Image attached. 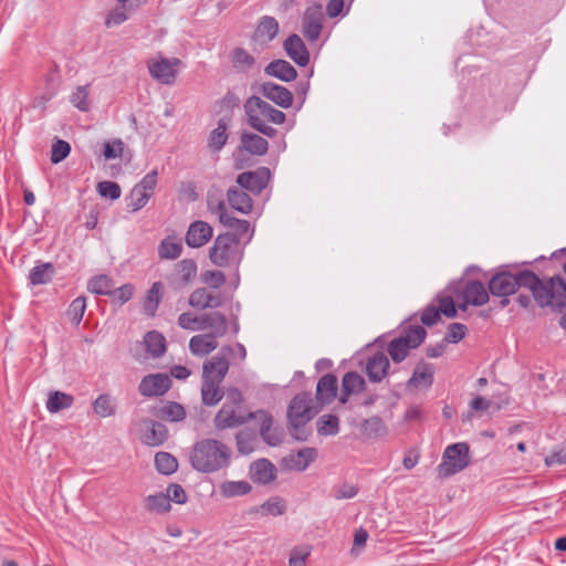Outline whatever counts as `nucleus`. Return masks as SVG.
Instances as JSON below:
<instances>
[{
	"label": "nucleus",
	"mask_w": 566,
	"mask_h": 566,
	"mask_svg": "<svg viewBox=\"0 0 566 566\" xmlns=\"http://www.w3.org/2000/svg\"><path fill=\"white\" fill-rule=\"evenodd\" d=\"M522 287L531 291L534 301L539 307L562 308L566 304V283L555 275L548 280H541L534 272L522 270Z\"/></svg>",
	"instance_id": "1"
},
{
	"label": "nucleus",
	"mask_w": 566,
	"mask_h": 566,
	"mask_svg": "<svg viewBox=\"0 0 566 566\" xmlns=\"http://www.w3.org/2000/svg\"><path fill=\"white\" fill-rule=\"evenodd\" d=\"M231 455L230 447L217 439L206 438L193 444L189 460L196 471L213 473L227 468Z\"/></svg>",
	"instance_id": "2"
},
{
	"label": "nucleus",
	"mask_w": 566,
	"mask_h": 566,
	"mask_svg": "<svg viewBox=\"0 0 566 566\" xmlns=\"http://www.w3.org/2000/svg\"><path fill=\"white\" fill-rule=\"evenodd\" d=\"M243 108L248 124L266 137H274L277 134V130L268 125V123L281 125L286 119V116L282 111L274 108L255 95L250 96L245 101Z\"/></svg>",
	"instance_id": "3"
},
{
	"label": "nucleus",
	"mask_w": 566,
	"mask_h": 566,
	"mask_svg": "<svg viewBox=\"0 0 566 566\" xmlns=\"http://www.w3.org/2000/svg\"><path fill=\"white\" fill-rule=\"evenodd\" d=\"M254 412H248L243 407V397L237 388H230L226 392V401L213 418V426L218 430L231 429L254 419Z\"/></svg>",
	"instance_id": "4"
},
{
	"label": "nucleus",
	"mask_w": 566,
	"mask_h": 566,
	"mask_svg": "<svg viewBox=\"0 0 566 566\" xmlns=\"http://www.w3.org/2000/svg\"><path fill=\"white\" fill-rule=\"evenodd\" d=\"M241 254L238 238L230 234V232L219 234L209 250L210 261L219 268L238 263L241 259Z\"/></svg>",
	"instance_id": "5"
},
{
	"label": "nucleus",
	"mask_w": 566,
	"mask_h": 566,
	"mask_svg": "<svg viewBox=\"0 0 566 566\" xmlns=\"http://www.w3.org/2000/svg\"><path fill=\"white\" fill-rule=\"evenodd\" d=\"M426 336L427 332L422 326H410L405 333L389 342L387 352L394 363L399 364L408 357L410 349L422 344Z\"/></svg>",
	"instance_id": "6"
},
{
	"label": "nucleus",
	"mask_w": 566,
	"mask_h": 566,
	"mask_svg": "<svg viewBox=\"0 0 566 566\" xmlns=\"http://www.w3.org/2000/svg\"><path fill=\"white\" fill-rule=\"evenodd\" d=\"M470 464L469 444L459 442L446 448L442 462L437 468L440 479L461 472Z\"/></svg>",
	"instance_id": "7"
},
{
	"label": "nucleus",
	"mask_w": 566,
	"mask_h": 566,
	"mask_svg": "<svg viewBox=\"0 0 566 566\" xmlns=\"http://www.w3.org/2000/svg\"><path fill=\"white\" fill-rule=\"evenodd\" d=\"M232 354L233 349L231 346L221 347L218 355L203 364L202 379L221 384L229 370L228 357Z\"/></svg>",
	"instance_id": "8"
},
{
	"label": "nucleus",
	"mask_w": 566,
	"mask_h": 566,
	"mask_svg": "<svg viewBox=\"0 0 566 566\" xmlns=\"http://www.w3.org/2000/svg\"><path fill=\"white\" fill-rule=\"evenodd\" d=\"M181 64V61L177 57H159L153 59L147 62L148 71L153 78L158 81L164 85H171L175 83L178 66Z\"/></svg>",
	"instance_id": "9"
},
{
	"label": "nucleus",
	"mask_w": 566,
	"mask_h": 566,
	"mask_svg": "<svg viewBox=\"0 0 566 566\" xmlns=\"http://www.w3.org/2000/svg\"><path fill=\"white\" fill-rule=\"evenodd\" d=\"M325 15L323 7L313 3L306 8L302 17V33L311 42L316 41L321 36L324 27Z\"/></svg>",
	"instance_id": "10"
},
{
	"label": "nucleus",
	"mask_w": 566,
	"mask_h": 566,
	"mask_svg": "<svg viewBox=\"0 0 566 566\" xmlns=\"http://www.w3.org/2000/svg\"><path fill=\"white\" fill-rule=\"evenodd\" d=\"M522 271L513 274L510 272H500L492 276L489 282L490 293L494 296H509L514 294L518 287H522Z\"/></svg>",
	"instance_id": "11"
},
{
	"label": "nucleus",
	"mask_w": 566,
	"mask_h": 566,
	"mask_svg": "<svg viewBox=\"0 0 566 566\" xmlns=\"http://www.w3.org/2000/svg\"><path fill=\"white\" fill-rule=\"evenodd\" d=\"M316 412L317 410L313 406L311 394L302 392L291 400L287 409V419L289 421L308 422Z\"/></svg>",
	"instance_id": "12"
},
{
	"label": "nucleus",
	"mask_w": 566,
	"mask_h": 566,
	"mask_svg": "<svg viewBox=\"0 0 566 566\" xmlns=\"http://www.w3.org/2000/svg\"><path fill=\"white\" fill-rule=\"evenodd\" d=\"M271 171L266 167H259L254 171H245L237 177V184L254 195H259L268 186Z\"/></svg>",
	"instance_id": "13"
},
{
	"label": "nucleus",
	"mask_w": 566,
	"mask_h": 566,
	"mask_svg": "<svg viewBox=\"0 0 566 566\" xmlns=\"http://www.w3.org/2000/svg\"><path fill=\"white\" fill-rule=\"evenodd\" d=\"M171 387V379L166 374H150L145 376L138 390L144 397L161 396L166 394Z\"/></svg>",
	"instance_id": "14"
},
{
	"label": "nucleus",
	"mask_w": 566,
	"mask_h": 566,
	"mask_svg": "<svg viewBox=\"0 0 566 566\" xmlns=\"http://www.w3.org/2000/svg\"><path fill=\"white\" fill-rule=\"evenodd\" d=\"M188 303L191 307L203 311L220 307L223 304V297L220 293H214L207 287H199L189 295Z\"/></svg>",
	"instance_id": "15"
},
{
	"label": "nucleus",
	"mask_w": 566,
	"mask_h": 566,
	"mask_svg": "<svg viewBox=\"0 0 566 566\" xmlns=\"http://www.w3.org/2000/svg\"><path fill=\"white\" fill-rule=\"evenodd\" d=\"M199 331H209L208 335H213V337H222L228 332V321L227 317L220 312H210L199 316V325L197 326Z\"/></svg>",
	"instance_id": "16"
},
{
	"label": "nucleus",
	"mask_w": 566,
	"mask_h": 566,
	"mask_svg": "<svg viewBox=\"0 0 566 566\" xmlns=\"http://www.w3.org/2000/svg\"><path fill=\"white\" fill-rule=\"evenodd\" d=\"M255 420L260 423V434L262 439L272 447L279 446L283 440V433L276 428H272L273 418L265 410H258L253 413Z\"/></svg>",
	"instance_id": "17"
},
{
	"label": "nucleus",
	"mask_w": 566,
	"mask_h": 566,
	"mask_svg": "<svg viewBox=\"0 0 566 566\" xmlns=\"http://www.w3.org/2000/svg\"><path fill=\"white\" fill-rule=\"evenodd\" d=\"M259 92L282 108H289L293 104V94L286 87L273 82L262 83Z\"/></svg>",
	"instance_id": "18"
},
{
	"label": "nucleus",
	"mask_w": 566,
	"mask_h": 566,
	"mask_svg": "<svg viewBox=\"0 0 566 566\" xmlns=\"http://www.w3.org/2000/svg\"><path fill=\"white\" fill-rule=\"evenodd\" d=\"M142 423L144 427L142 439L147 446L158 447L168 439V429L164 423L151 419H144Z\"/></svg>",
	"instance_id": "19"
},
{
	"label": "nucleus",
	"mask_w": 566,
	"mask_h": 566,
	"mask_svg": "<svg viewBox=\"0 0 566 566\" xmlns=\"http://www.w3.org/2000/svg\"><path fill=\"white\" fill-rule=\"evenodd\" d=\"M283 48L290 59H292L297 65L306 66L308 64L310 52L300 35H290L284 41Z\"/></svg>",
	"instance_id": "20"
},
{
	"label": "nucleus",
	"mask_w": 566,
	"mask_h": 566,
	"mask_svg": "<svg viewBox=\"0 0 566 566\" xmlns=\"http://www.w3.org/2000/svg\"><path fill=\"white\" fill-rule=\"evenodd\" d=\"M212 227L205 221H195L189 226L186 243L190 248L203 247L212 238Z\"/></svg>",
	"instance_id": "21"
},
{
	"label": "nucleus",
	"mask_w": 566,
	"mask_h": 566,
	"mask_svg": "<svg viewBox=\"0 0 566 566\" xmlns=\"http://www.w3.org/2000/svg\"><path fill=\"white\" fill-rule=\"evenodd\" d=\"M389 367L388 357L379 352L367 359L366 374L370 381L380 382L386 377Z\"/></svg>",
	"instance_id": "22"
},
{
	"label": "nucleus",
	"mask_w": 566,
	"mask_h": 566,
	"mask_svg": "<svg viewBox=\"0 0 566 566\" xmlns=\"http://www.w3.org/2000/svg\"><path fill=\"white\" fill-rule=\"evenodd\" d=\"M433 373L434 368L431 364H428L423 360L419 361L415 370L412 373V376L407 382V386L409 388H430L433 382Z\"/></svg>",
	"instance_id": "23"
},
{
	"label": "nucleus",
	"mask_w": 566,
	"mask_h": 566,
	"mask_svg": "<svg viewBox=\"0 0 566 566\" xmlns=\"http://www.w3.org/2000/svg\"><path fill=\"white\" fill-rule=\"evenodd\" d=\"M279 33V22L273 17H263L253 33V41L260 44H268Z\"/></svg>",
	"instance_id": "24"
},
{
	"label": "nucleus",
	"mask_w": 566,
	"mask_h": 566,
	"mask_svg": "<svg viewBox=\"0 0 566 566\" xmlns=\"http://www.w3.org/2000/svg\"><path fill=\"white\" fill-rule=\"evenodd\" d=\"M317 452L314 448H303L296 453L284 459L285 465L295 471H304L316 459Z\"/></svg>",
	"instance_id": "25"
},
{
	"label": "nucleus",
	"mask_w": 566,
	"mask_h": 566,
	"mask_svg": "<svg viewBox=\"0 0 566 566\" xmlns=\"http://www.w3.org/2000/svg\"><path fill=\"white\" fill-rule=\"evenodd\" d=\"M365 379L357 373H346L342 380V395L339 401L346 403L348 396L356 395L365 390Z\"/></svg>",
	"instance_id": "26"
},
{
	"label": "nucleus",
	"mask_w": 566,
	"mask_h": 566,
	"mask_svg": "<svg viewBox=\"0 0 566 566\" xmlns=\"http://www.w3.org/2000/svg\"><path fill=\"white\" fill-rule=\"evenodd\" d=\"M218 347L217 337L208 334L195 335L189 340V349L192 355L203 357Z\"/></svg>",
	"instance_id": "27"
},
{
	"label": "nucleus",
	"mask_w": 566,
	"mask_h": 566,
	"mask_svg": "<svg viewBox=\"0 0 566 566\" xmlns=\"http://www.w3.org/2000/svg\"><path fill=\"white\" fill-rule=\"evenodd\" d=\"M337 378L332 374L324 375L316 386V399L321 405L329 403L336 397Z\"/></svg>",
	"instance_id": "28"
},
{
	"label": "nucleus",
	"mask_w": 566,
	"mask_h": 566,
	"mask_svg": "<svg viewBox=\"0 0 566 566\" xmlns=\"http://www.w3.org/2000/svg\"><path fill=\"white\" fill-rule=\"evenodd\" d=\"M227 199L231 208L241 213L247 214L252 210V199L241 187L229 188Z\"/></svg>",
	"instance_id": "29"
},
{
	"label": "nucleus",
	"mask_w": 566,
	"mask_h": 566,
	"mask_svg": "<svg viewBox=\"0 0 566 566\" xmlns=\"http://www.w3.org/2000/svg\"><path fill=\"white\" fill-rule=\"evenodd\" d=\"M264 71L268 75L274 76L283 82H291L297 76L295 67L285 60H275L271 62Z\"/></svg>",
	"instance_id": "30"
},
{
	"label": "nucleus",
	"mask_w": 566,
	"mask_h": 566,
	"mask_svg": "<svg viewBox=\"0 0 566 566\" xmlns=\"http://www.w3.org/2000/svg\"><path fill=\"white\" fill-rule=\"evenodd\" d=\"M462 297L471 305L481 306L488 303L489 293L480 281H471L465 285Z\"/></svg>",
	"instance_id": "31"
},
{
	"label": "nucleus",
	"mask_w": 566,
	"mask_h": 566,
	"mask_svg": "<svg viewBox=\"0 0 566 566\" xmlns=\"http://www.w3.org/2000/svg\"><path fill=\"white\" fill-rule=\"evenodd\" d=\"M251 478L254 482L268 484L275 479V467L266 459H260L251 465Z\"/></svg>",
	"instance_id": "32"
},
{
	"label": "nucleus",
	"mask_w": 566,
	"mask_h": 566,
	"mask_svg": "<svg viewBox=\"0 0 566 566\" xmlns=\"http://www.w3.org/2000/svg\"><path fill=\"white\" fill-rule=\"evenodd\" d=\"M241 148L251 155L262 156L266 154L269 143L260 135L253 133H242Z\"/></svg>",
	"instance_id": "33"
},
{
	"label": "nucleus",
	"mask_w": 566,
	"mask_h": 566,
	"mask_svg": "<svg viewBox=\"0 0 566 566\" xmlns=\"http://www.w3.org/2000/svg\"><path fill=\"white\" fill-rule=\"evenodd\" d=\"M154 415L160 419L177 422L186 418V410L182 405L175 401H167L155 408Z\"/></svg>",
	"instance_id": "34"
},
{
	"label": "nucleus",
	"mask_w": 566,
	"mask_h": 566,
	"mask_svg": "<svg viewBox=\"0 0 566 566\" xmlns=\"http://www.w3.org/2000/svg\"><path fill=\"white\" fill-rule=\"evenodd\" d=\"M91 95V84L78 85L76 86L72 93L70 94V103L80 112L87 113L91 111L92 101L90 99Z\"/></svg>",
	"instance_id": "35"
},
{
	"label": "nucleus",
	"mask_w": 566,
	"mask_h": 566,
	"mask_svg": "<svg viewBox=\"0 0 566 566\" xmlns=\"http://www.w3.org/2000/svg\"><path fill=\"white\" fill-rule=\"evenodd\" d=\"M74 403V397L63 391H50L46 400V409L51 413L69 409Z\"/></svg>",
	"instance_id": "36"
},
{
	"label": "nucleus",
	"mask_w": 566,
	"mask_h": 566,
	"mask_svg": "<svg viewBox=\"0 0 566 566\" xmlns=\"http://www.w3.org/2000/svg\"><path fill=\"white\" fill-rule=\"evenodd\" d=\"M226 395L220 388V382L202 379L201 398L206 406H216Z\"/></svg>",
	"instance_id": "37"
},
{
	"label": "nucleus",
	"mask_w": 566,
	"mask_h": 566,
	"mask_svg": "<svg viewBox=\"0 0 566 566\" xmlns=\"http://www.w3.org/2000/svg\"><path fill=\"white\" fill-rule=\"evenodd\" d=\"M230 123V117H222L218 120V126L209 136V147L213 150H220L228 140L227 129Z\"/></svg>",
	"instance_id": "38"
},
{
	"label": "nucleus",
	"mask_w": 566,
	"mask_h": 566,
	"mask_svg": "<svg viewBox=\"0 0 566 566\" xmlns=\"http://www.w3.org/2000/svg\"><path fill=\"white\" fill-rule=\"evenodd\" d=\"M144 343L146 350L154 357H160L166 352V339L157 331L148 332L145 335Z\"/></svg>",
	"instance_id": "39"
},
{
	"label": "nucleus",
	"mask_w": 566,
	"mask_h": 566,
	"mask_svg": "<svg viewBox=\"0 0 566 566\" xmlns=\"http://www.w3.org/2000/svg\"><path fill=\"white\" fill-rule=\"evenodd\" d=\"M252 486L247 481H224L219 485V492L223 497H235L248 494Z\"/></svg>",
	"instance_id": "40"
},
{
	"label": "nucleus",
	"mask_w": 566,
	"mask_h": 566,
	"mask_svg": "<svg viewBox=\"0 0 566 566\" xmlns=\"http://www.w3.org/2000/svg\"><path fill=\"white\" fill-rule=\"evenodd\" d=\"M360 432L367 439L381 437L386 432V427L379 417L366 419L360 424Z\"/></svg>",
	"instance_id": "41"
},
{
	"label": "nucleus",
	"mask_w": 566,
	"mask_h": 566,
	"mask_svg": "<svg viewBox=\"0 0 566 566\" xmlns=\"http://www.w3.org/2000/svg\"><path fill=\"white\" fill-rule=\"evenodd\" d=\"M182 252L181 242L171 238L164 239L158 247V255L163 260H175Z\"/></svg>",
	"instance_id": "42"
},
{
	"label": "nucleus",
	"mask_w": 566,
	"mask_h": 566,
	"mask_svg": "<svg viewBox=\"0 0 566 566\" xmlns=\"http://www.w3.org/2000/svg\"><path fill=\"white\" fill-rule=\"evenodd\" d=\"M163 289L164 286L160 282H155L147 292L144 302V311L147 315L154 316L155 312L157 311V307L161 300Z\"/></svg>",
	"instance_id": "43"
},
{
	"label": "nucleus",
	"mask_w": 566,
	"mask_h": 566,
	"mask_svg": "<svg viewBox=\"0 0 566 566\" xmlns=\"http://www.w3.org/2000/svg\"><path fill=\"white\" fill-rule=\"evenodd\" d=\"M113 287V280L104 274L93 276L87 283V290L97 295L109 296Z\"/></svg>",
	"instance_id": "44"
},
{
	"label": "nucleus",
	"mask_w": 566,
	"mask_h": 566,
	"mask_svg": "<svg viewBox=\"0 0 566 566\" xmlns=\"http://www.w3.org/2000/svg\"><path fill=\"white\" fill-rule=\"evenodd\" d=\"M155 465L159 473L170 475L178 469L177 459L168 452H158L155 455Z\"/></svg>",
	"instance_id": "45"
},
{
	"label": "nucleus",
	"mask_w": 566,
	"mask_h": 566,
	"mask_svg": "<svg viewBox=\"0 0 566 566\" xmlns=\"http://www.w3.org/2000/svg\"><path fill=\"white\" fill-rule=\"evenodd\" d=\"M316 428L321 436H335L339 431V419L335 415H324L317 419Z\"/></svg>",
	"instance_id": "46"
},
{
	"label": "nucleus",
	"mask_w": 566,
	"mask_h": 566,
	"mask_svg": "<svg viewBox=\"0 0 566 566\" xmlns=\"http://www.w3.org/2000/svg\"><path fill=\"white\" fill-rule=\"evenodd\" d=\"M145 509L149 512L167 513L170 511L171 505L166 494L157 493L145 499Z\"/></svg>",
	"instance_id": "47"
},
{
	"label": "nucleus",
	"mask_w": 566,
	"mask_h": 566,
	"mask_svg": "<svg viewBox=\"0 0 566 566\" xmlns=\"http://www.w3.org/2000/svg\"><path fill=\"white\" fill-rule=\"evenodd\" d=\"M53 273V265L51 263H43L31 270L29 279L33 285L45 284L52 279Z\"/></svg>",
	"instance_id": "48"
},
{
	"label": "nucleus",
	"mask_w": 566,
	"mask_h": 566,
	"mask_svg": "<svg viewBox=\"0 0 566 566\" xmlns=\"http://www.w3.org/2000/svg\"><path fill=\"white\" fill-rule=\"evenodd\" d=\"M93 409L94 412L102 418L111 417L116 411V407L111 396L107 394L99 395L95 399V401L93 402Z\"/></svg>",
	"instance_id": "49"
},
{
	"label": "nucleus",
	"mask_w": 566,
	"mask_h": 566,
	"mask_svg": "<svg viewBox=\"0 0 566 566\" xmlns=\"http://www.w3.org/2000/svg\"><path fill=\"white\" fill-rule=\"evenodd\" d=\"M177 275L184 284L192 282L197 275V264L193 260L185 259L176 265Z\"/></svg>",
	"instance_id": "50"
},
{
	"label": "nucleus",
	"mask_w": 566,
	"mask_h": 566,
	"mask_svg": "<svg viewBox=\"0 0 566 566\" xmlns=\"http://www.w3.org/2000/svg\"><path fill=\"white\" fill-rule=\"evenodd\" d=\"M151 198V195L147 191H143L138 186H135L129 193L127 207L136 212L144 208L148 200Z\"/></svg>",
	"instance_id": "51"
},
{
	"label": "nucleus",
	"mask_w": 566,
	"mask_h": 566,
	"mask_svg": "<svg viewBox=\"0 0 566 566\" xmlns=\"http://www.w3.org/2000/svg\"><path fill=\"white\" fill-rule=\"evenodd\" d=\"M85 310L86 298L84 296H78L72 301L71 305L66 311V315L75 325H78L83 319Z\"/></svg>",
	"instance_id": "52"
},
{
	"label": "nucleus",
	"mask_w": 566,
	"mask_h": 566,
	"mask_svg": "<svg viewBox=\"0 0 566 566\" xmlns=\"http://www.w3.org/2000/svg\"><path fill=\"white\" fill-rule=\"evenodd\" d=\"M233 66L240 70H249L254 63L255 59L244 49L237 48L232 52Z\"/></svg>",
	"instance_id": "53"
},
{
	"label": "nucleus",
	"mask_w": 566,
	"mask_h": 566,
	"mask_svg": "<svg viewBox=\"0 0 566 566\" xmlns=\"http://www.w3.org/2000/svg\"><path fill=\"white\" fill-rule=\"evenodd\" d=\"M125 143L119 138H114L104 143L103 157L105 160L116 159L123 156Z\"/></svg>",
	"instance_id": "54"
},
{
	"label": "nucleus",
	"mask_w": 566,
	"mask_h": 566,
	"mask_svg": "<svg viewBox=\"0 0 566 566\" xmlns=\"http://www.w3.org/2000/svg\"><path fill=\"white\" fill-rule=\"evenodd\" d=\"M237 448L240 454H250L254 449V434L250 431L242 430L237 433Z\"/></svg>",
	"instance_id": "55"
},
{
	"label": "nucleus",
	"mask_w": 566,
	"mask_h": 566,
	"mask_svg": "<svg viewBox=\"0 0 566 566\" xmlns=\"http://www.w3.org/2000/svg\"><path fill=\"white\" fill-rule=\"evenodd\" d=\"M71 153V146L67 142L57 139L51 148V161L59 164L64 160Z\"/></svg>",
	"instance_id": "56"
},
{
	"label": "nucleus",
	"mask_w": 566,
	"mask_h": 566,
	"mask_svg": "<svg viewBox=\"0 0 566 566\" xmlns=\"http://www.w3.org/2000/svg\"><path fill=\"white\" fill-rule=\"evenodd\" d=\"M223 226L233 230V233L231 234L238 238V243H240L241 238L250 230L249 221L237 219L231 216L228 218V221L223 223Z\"/></svg>",
	"instance_id": "57"
},
{
	"label": "nucleus",
	"mask_w": 566,
	"mask_h": 566,
	"mask_svg": "<svg viewBox=\"0 0 566 566\" xmlns=\"http://www.w3.org/2000/svg\"><path fill=\"white\" fill-rule=\"evenodd\" d=\"M96 190L102 197L112 200L118 199L122 193L119 185L114 181H101L97 184Z\"/></svg>",
	"instance_id": "58"
},
{
	"label": "nucleus",
	"mask_w": 566,
	"mask_h": 566,
	"mask_svg": "<svg viewBox=\"0 0 566 566\" xmlns=\"http://www.w3.org/2000/svg\"><path fill=\"white\" fill-rule=\"evenodd\" d=\"M130 8H128V7L118 6L115 9L111 10L105 19V25L107 28H112V27L119 25L123 22H125L128 18L126 12Z\"/></svg>",
	"instance_id": "59"
},
{
	"label": "nucleus",
	"mask_w": 566,
	"mask_h": 566,
	"mask_svg": "<svg viewBox=\"0 0 566 566\" xmlns=\"http://www.w3.org/2000/svg\"><path fill=\"white\" fill-rule=\"evenodd\" d=\"M201 282L211 289H219L226 283V275L221 271H205L201 273Z\"/></svg>",
	"instance_id": "60"
},
{
	"label": "nucleus",
	"mask_w": 566,
	"mask_h": 566,
	"mask_svg": "<svg viewBox=\"0 0 566 566\" xmlns=\"http://www.w3.org/2000/svg\"><path fill=\"white\" fill-rule=\"evenodd\" d=\"M467 334V327L465 325L461 323H452L449 326L448 333L443 339V342L447 343H459L464 338Z\"/></svg>",
	"instance_id": "61"
},
{
	"label": "nucleus",
	"mask_w": 566,
	"mask_h": 566,
	"mask_svg": "<svg viewBox=\"0 0 566 566\" xmlns=\"http://www.w3.org/2000/svg\"><path fill=\"white\" fill-rule=\"evenodd\" d=\"M134 294V286L132 284H124L120 287H113L111 295L114 302H118L120 305L128 302Z\"/></svg>",
	"instance_id": "62"
},
{
	"label": "nucleus",
	"mask_w": 566,
	"mask_h": 566,
	"mask_svg": "<svg viewBox=\"0 0 566 566\" xmlns=\"http://www.w3.org/2000/svg\"><path fill=\"white\" fill-rule=\"evenodd\" d=\"M307 422L289 421L291 436L297 441H306L311 430L306 427Z\"/></svg>",
	"instance_id": "63"
},
{
	"label": "nucleus",
	"mask_w": 566,
	"mask_h": 566,
	"mask_svg": "<svg viewBox=\"0 0 566 566\" xmlns=\"http://www.w3.org/2000/svg\"><path fill=\"white\" fill-rule=\"evenodd\" d=\"M261 510L269 515L279 516L285 511L284 501L281 499H271L261 505Z\"/></svg>",
	"instance_id": "64"
}]
</instances>
